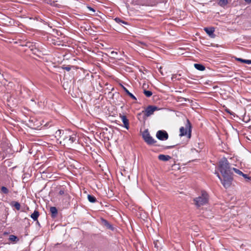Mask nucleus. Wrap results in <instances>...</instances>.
Wrapping results in <instances>:
<instances>
[{"label": "nucleus", "instance_id": "1", "mask_svg": "<svg viewBox=\"0 0 251 251\" xmlns=\"http://www.w3.org/2000/svg\"><path fill=\"white\" fill-rule=\"evenodd\" d=\"M219 170L221 173L223 178L218 172H216L218 177L220 179L223 185L226 188L230 186L233 180L232 169L227 159L223 158L219 162Z\"/></svg>", "mask_w": 251, "mask_h": 251}, {"label": "nucleus", "instance_id": "2", "mask_svg": "<svg viewBox=\"0 0 251 251\" xmlns=\"http://www.w3.org/2000/svg\"><path fill=\"white\" fill-rule=\"evenodd\" d=\"M77 140L76 135L75 133L70 130H65V132H62L60 143L67 148H70Z\"/></svg>", "mask_w": 251, "mask_h": 251}, {"label": "nucleus", "instance_id": "3", "mask_svg": "<svg viewBox=\"0 0 251 251\" xmlns=\"http://www.w3.org/2000/svg\"><path fill=\"white\" fill-rule=\"evenodd\" d=\"M209 196L205 191H201V195L195 198L194 201L195 204L197 207H200L207 204L208 202Z\"/></svg>", "mask_w": 251, "mask_h": 251}, {"label": "nucleus", "instance_id": "4", "mask_svg": "<svg viewBox=\"0 0 251 251\" xmlns=\"http://www.w3.org/2000/svg\"><path fill=\"white\" fill-rule=\"evenodd\" d=\"M158 110H159V108L156 106L149 105L146 107L145 110L142 111L141 113L137 114L138 119L140 120L142 115L144 114L143 119L145 120L147 117L152 115L154 111Z\"/></svg>", "mask_w": 251, "mask_h": 251}, {"label": "nucleus", "instance_id": "5", "mask_svg": "<svg viewBox=\"0 0 251 251\" xmlns=\"http://www.w3.org/2000/svg\"><path fill=\"white\" fill-rule=\"evenodd\" d=\"M180 136H187L188 138H190L191 136L192 126L190 121L186 120L185 124V127L181 126L179 128Z\"/></svg>", "mask_w": 251, "mask_h": 251}, {"label": "nucleus", "instance_id": "6", "mask_svg": "<svg viewBox=\"0 0 251 251\" xmlns=\"http://www.w3.org/2000/svg\"><path fill=\"white\" fill-rule=\"evenodd\" d=\"M142 137L145 142L149 145L154 144L157 142V141L151 136L148 129H146L143 132Z\"/></svg>", "mask_w": 251, "mask_h": 251}, {"label": "nucleus", "instance_id": "7", "mask_svg": "<svg viewBox=\"0 0 251 251\" xmlns=\"http://www.w3.org/2000/svg\"><path fill=\"white\" fill-rule=\"evenodd\" d=\"M156 138L161 141L166 140L169 138V135L166 131L160 130L157 131L156 134Z\"/></svg>", "mask_w": 251, "mask_h": 251}, {"label": "nucleus", "instance_id": "8", "mask_svg": "<svg viewBox=\"0 0 251 251\" xmlns=\"http://www.w3.org/2000/svg\"><path fill=\"white\" fill-rule=\"evenodd\" d=\"M203 30L211 37L214 38L215 35L214 34L215 28L213 27H204Z\"/></svg>", "mask_w": 251, "mask_h": 251}, {"label": "nucleus", "instance_id": "9", "mask_svg": "<svg viewBox=\"0 0 251 251\" xmlns=\"http://www.w3.org/2000/svg\"><path fill=\"white\" fill-rule=\"evenodd\" d=\"M120 117L121 118L123 124H124V126L126 129H128L129 128V121L127 119L126 116L124 115H120Z\"/></svg>", "mask_w": 251, "mask_h": 251}, {"label": "nucleus", "instance_id": "10", "mask_svg": "<svg viewBox=\"0 0 251 251\" xmlns=\"http://www.w3.org/2000/svg\"><path fill=\"white\" fill-rule=\"evenodd\" d=\"M101 224L106 227L107 228L111 229V230H114V227L113 226L106 220L104 219H101Z\"/></svg>", "mask_w": 251, "mask_h": 251}, {"label": "nucleus", "instance_id": "11", "mask_svg": "<svg viewBox=\"0 0 251 251\" xmlns=\"http://www.w3.org/2000/svg\"><path fill=\"white\" fill-rule=\"evenodd\" d=\"M159 160L163 161H167L169 160L171 157L168 155L159 154L158 156Z\"/></svg>", "mask_w": 251, "mask_h": 251}, {"label": "nucleus", "instance_id": "12", "mask_svg": "<svg viewBox=\"0 0 251 251\" xmlns=\"http://www.w3.org/2000/svg\"><path fill=\"white\" fill-rule=\"evenodd\" d=\"M122 88L123 90L125 91V92L126 93V94L129 96L131 99H132L134 100H136V98L125 87H124L123 85H122Z\"/></svg>", "mask_w": 251, "mask_h": 251}, {"label": "nucleus", "instance_id": "13", "mask_svg": "<svg viewBox=\"0 0 251 251\" xmlns=\"http://www.w3.org/2000/svg\"><path fill=\"white\" fill-rule=\"evenodd\" d=\"M194 67L196 69L201 71H203L205 69V66L201 64H194Z\"/></svg>", "mask_w": 251, "mask_h": 251}, {"label": "nucleus", "instance_id": "14", "mask_svg": "<svg viewBox=\"0 0 251 251\" xmlns=\"http://www.w3.org/2000/svg\"><path fill=\"white\" fill-rule=\"evenodd\" d=\"M39 216V212L35 210L34 212L30 215V217L34 221H37L38 218Z\"/></svg>", "mask_w": 251, "mask_h": 251}, {"label": "nucleus", "instance_id": "15", "mask_svg": "<svg viewBox=\"0 0 251 251\" xmlns=\"http://www.w3.org/2000/svg\"><path fill=\"white\" fill-rule=\"evenodd\" d=\"M50 211L51 213L52 217H54L56 216L57 214V209L55 207H51Z\"/></svg>", "mask_w": 251, "mask_h": 251}, {"label": "nucleus", "instance_id": "16", "mask_svg": "<svg viewBox=\"0 0 251 251\" xmlns=\"http://www.w3.org/2000/svg\"><path fill=\"white\" fill-rule=\"evenodd\" d=\"M235 59L237 61H238L242 63H246L248 64H251V60L243 59L240 58H236Z\"/></svg>", "mask_w": 251, "mask_h": 251}, {"label": "nucleus", "instance_id": "17", "mask_svg": "<svg viewBox=\"0 0 251 251\" xmlns=\"http://www.w3.org/2000/svg\"><path fill=\"white\" fill-rule=\"evenodd\" d=\"M11 205L13 206H14L15 208L18 210H19L20 209L21 205L20 203L18 201H12L11 202Z\"/></svg>", "mask_w": 251, "mask_h": 251}, {"label": "nucleus", "instance_id": "18", "mask_svg": "<svg viewBox=\"0 0 251 251\" xmlns=\"http://www.w3.org/2000/svg\"><path fill=\"white\" fill-rule=\"evenodd\" d=\"M9 240L12 242H18L19 239H18V238L15 236V235H10L9 237Z\"/></svg>", "mask_w": 251, "mask_h": 251}, {"label": "nucleus", "instance_id": "19", "mask_svg": "<svg viewBox=\"0 0 251 251\" xmlns=\"http://www.w3.org/2000/svg\"><path fill=\"white\" fill-rule=\"evenodd\" d=\"M87 198H88V201L90 202L94 203V202H95L97 201L96 198L94 196H92L91 195H88L87 196Z\"/></svg>", "mask_w": 251, "mask_h": 251}, {"label": "nucleus", "instance_id": "20", "mask_svg": "<svg viewBox=\"0 0 251 251\" xmlns=\"http://www.w3.org/2000/svg\"><path fill=\"white\" fill-rule=\"evenodd\" d=\"M228 3L227 0H219L218 4L222 7L226 6Z\"/></svg>", "mask_w": 251, "mask_h": 251}, {"label": "nucleus", "instance_id": "21", "mask_svg": "<svg viewBox=\"0 0 251 251\" xmlns=\"http://www.w3.org/2000/svg\"><path fill=\"white\" fill-rule=\"evenodd\" d=\"M65 131H64V130H62L60 129L57 130L55 132V137H59L60 140H61V135L62 134V132H65Z\"/></svg>", "mask_w": 251, "mask_h": 251}, {"label": "nucleus", "instance_id": "22", "mask_svg": "<svg viewBox=\"0 0 251 251\" xmlns=\"http://www.w3.org/2000/svg\"><path fill=\"white\" fill-rule=\"evenodd\" d=\"M114 20L116 23L119 24L121 25H122V24H124L125 25H127V22L122 20L119 18H116Z\"/></svg>", "mask_w": 251, "mask_h": 251}, {"label": "nucleus", "instance_id": "23", "mask_svg": "<svg viewBox=\"0 0 251 251\" xmlns=\"http://www.w3.org/2000/svg\"><path fill=\"white\" fill-rule=\"evenodd\" d=\"M0 192L4 194H7L9 193V190L6 187L2 186L0 189Z\"/></svg>", "mask_w": 251, "mask_h": 251}, {"label": "nucleus", "instance_id": "24", "mask_svg": "<svg viewBox=\"0 0 251 251\" xmlns=\"http://www.w3.org/2000/svg\"><path fill=\"white\" fill-rule=\"evenodd\" d=\"M143 93L146 95V96L148 97V98L150 97L152 95V93L151 91L144 90Z\"/></svg>", "mask_w": 251, "mask_h": 251}, {"label": "nucleus", "instance_id": "25", "mask_svg": "<svg viewBox=\"0 0 251 251\" xmlns=\"http://www.w3.org/2000/svg\"><path fill=\"white\" fill-rule=\"evenodd\" d=\"M232 171H233L235 173H236L237 174L239 175V176L242 175L243 173L242 171H241L239 169H237L235 168H233Z\"/></svg>", "mask_w": 251, "mask_h": 251}, {"label": "nucleus", "instance_id": "26", "mask_svg": "<svg viewBox=\"0 0 251 251\" xmlns=\"http://www.w3.org/2000/svg\"><path fill=\"white\" fill-rule=\"evenodd\" d=\"M247 181H249L251 179V177L249 176L248 175L245 174L243 173V175H241Z\"/></svg>", "mask_w": 251, "mask_h": 251}, {"label": "nucleus", "instance_id": "27", "mask_svg": "<svg viewBox=\"0 0 251 251\" xmlns=\"http://www.w3.org/2000/svg\"><path fill=\"white\" fill-rule=\"evenodd\" d=\"M63 69L66 70L67 71H70L71 69V66L70 65H68L67 66H63L62 67Z\"/></svg>", "mask_w": 251, "mask_h": 251}, {"label": "nucleus", "instance_id": "28", "mask_svg": "<svg viewBox=\"0 0 251 251\" xmlns=\"http://www.w3.org/2000/svg\"><path fill=\"white\" fill-rule=\"evenodd\" d=\"M58 194L60 195H65V194H67V193H65V190L64 189H61L59 191Z\"/></svg>", "mask_w": 251, "mask_h": 251}, {"label": "nucleus", "instance_id": "29", "mask_svg": "<svg viewBox=\"0 0 251 251\" xmlns=\"http://www.w3.org/2000/svg\"><path fill=\"white\" fill-rule=\"evenodd\" d=\"M111 54L113 56L112 58H114L118 54V52L114 51H112L111 52Z\"/></svg>", "mask_w": 251, "mask_h": 251}, {"label": "nucleus", "instance_id": "30", "mask_svg": "<svg viewBox=\"0 0 251 251\" xmlns=\"http://www.w3.org/2000/svg\"><path fill=\"white\" fill-rule=\"evenodd\" d=\"M176 146V145H173V146H167L165 149H172L174 148Z\"/></svg>", "mask_w": 251, "mask_h": 251}, {"label": "nucleus", "instance_id": "31", "mask_svg": "<svg viewBox=\"0 0 251 251\" xmlns=\"http://www.w3.org/2000/svg\"><path fill=\"white\" fill-rule=\"evenodd\" d=\"M225 110L227 113L230 114V115H232V112L229 109H226Z\"/></svg>", "mask_w": 251, "mask_h": 251}, {"label": "nucleus", "instance_id": "32", "mask_svg": "<svg viewBox=\"0 0 251 251\" xmlns=\"http://www.w3.org/2000/svg\"><path fill=\"white\" fill-rule=\"evenodd\" d=\"M88 8L90 10V11H92L93 12H95V10H94V8L91 7H88Z\"/></svg>", "mask_w": 251, "mask_h": 251}, {"label": "nucleus", "instance_id": "33", "mask_svg": "<svg viewBox=\"0 0 251 251\" xmlns=\"http://www.w3.org/2000/svg\"><path fill=\"white\" fill-rule=\"evenodd\" d=\"M247 3H251V0H244Z\"/></svg>", "mask_w": 251, "mask_h": 251}, {"label": "nucleus", "instance_id": "34", "mask_svg": "<svg viewBox=\"0 0 251 251\" xmlns=\"http://www.w3.org/2000/svg\"><path fill=\"white\" fill-rule=\"evenodd\" d=\"M179 99H182V100H184V101H187V99H186V98H181V97H180Z\"/></svg>", "mask_w": 251, "mask_h": 251}, {"label": "nucleus", "instance_id": "35", "mask_svg": "<svg viewBox=\"0 0 251 251\" xmlns=\"http://www.w3.org/2000/svg\"><path fill=\"white\" fill-rule=\"evenodd\" d=\"M13 84V83L12 82H9V86H10V87H12V85Z\"/></svg>", "mask_w": 251, "mask_h": 251}, {"label": "nucleus", "instance_id": "36", "mask_svg": "<svg viewBox=\"0 0 251 251\" xmlns=\"http://www.w3.org/2000/svg\"><path fill=\"white\" fill-rule=\"evenodd\" d=\"M4 235L7 234V232H4Z\"/></svg>", "mask_w": 251, "mask_h": 251}]
</instances>
